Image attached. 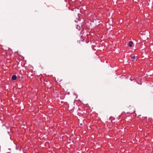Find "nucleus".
<instances>
[{
  "instance_id": "1",
  "label": "nucleus",
  "mask_w": 153,
  "mask_h": 153,
  "mask_svg": "<svg viewBox=\"0 0 153 153\" xmlns=\"http://www.w3.org/2000/svg\"><path fill=\"white\" fill-rule=\"evenodd\" d=\"M12 79L13 80H16L17 79V76L16 75H14L12 76Z\"/></svg>"
},
{
  "instance_id": "2",
  "label": "nucleus",
  "mask_w": 153,
  "mask_h": 153,
  "mask_svg": "<svg viewBox=\"0 0 153 153\" xmlns=\"http://www.w3.org/2000/svg\"><path fill=\"white\" fill-rule=\"evenodd\" d=\"M133 42L132 41L129 42V43L128 44V45L130 47H131L132 46Z\"/></svg>"
},
{
  "instance_id": "3",
  "label": "nucleus",
  "mask_w": 153,
  "mask_h": 153,
  "mask_svg": "<svg viewBox=\"0 0 153 153\" xmlns=\"http://www.w3.org/2000/svg\"><path fill=\"white\" fill-rule=\"evenodd\" d=\"M136 56H137L135 55H134L131 56V59H132L133 61H134V60L135 59Z\"/></svg>"
},
{
  "instance_id": "4",
  "label": "nucleus",
  "mask_w": 153,
  "mask_h": 153,
  "mask_svg": "<svg viewBox=\"0 0 153 153\" xmlns=\"http://www.w3.org/2000/svg\"><path fill=\"white\" fill-rule=\"evenodd\" d=\"M76 28L77 29H78L79 30H80L81 29V27L80 26H79L78 25H77V26L76 27Z\"/></svg>"
},
{
  "instance_id": "5",
  "label": "nucleus",
  "mask_w": 153,
  "mask_h": 153,
  "mask_svg": "<svg viewBox=\"0 0 153 153\" xmlns=\"http://www.w3.org/2000/svg\"><path fill=\"white\" fill-rule=\"evenodd\" d=\"M80 33L81 34H83L84 33L83 31V30H82L81 31Z\"/></svg>"
},
{
  "instance_id": "6",
  "label": "nucleus",
  "mask_w": 153,
  "mask_h": 153,
  "mask_svg": "<svg viewBox=\"0 0 153 153\" xmlns=\"http://www.w3.org/2000/svg\"><path fill=\"white\" fill-rule=\"evenodd\" d=\"M130 80H131V81H132V79H130Z\"/></svg>"
}]
</instances>
